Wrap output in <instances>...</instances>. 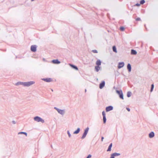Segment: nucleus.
<instances>
[{
  "instance_id": "ddd939ff",
  "label": "nucleus",
  "mask_w": 158,
  "mask_h": 158,
  "mask_svg": "<svg viewBox=\"0 0 158 158\" xmlns=\"http://www.w3.org/2000/svg\"><path fill=\"white\" fill-rule=\"evenodd\" d=\"M42 80L48 82H51L52 81V79L51 78H43Z\"/></svg>"
},
{
  "instance_id": "5701e85b",
  "label": "nucleus",
  "mask_w": 158,
  "mask_h": 158,
  "mask_svg": "<svg viewBox=\"0 0 158 158\" xmlns=\"http://www.w3.org/2000/svg\"><path fill=\"white\" fill-rule=\"evenodd\" d=\"M89 130V127H87L85 129L84 132L87 134Z\"/></svg>"
},
{
  "instance_id": "dca6fc26",
  "label": "nucleus",
  "mask_w": 158,
  "mask_h": 158,
  "mask_svg": "<svg viewBox=\"0 0 158 158\" xmlns=\"http://www.w3.org/2000/svg\"><path fill=\"white\" fill-rule=\"evenodd\" d=\"M96 64L97 66H100L101 64V62L100 60H98L96 61Z\"/></svg>"
},
{
  "instance_id": "a19ab883",
  "label": "nucleus",
  "mask_w": 158,
  "mask_h": 158,
  "mask_svg": "<svg viewBox=\"0 0 158 158\" xmlns=\"http://www.w3.org/2000/svg\"><path fill=\"white\" fill-rule=\"evenodd\" d=\"M43 61H45H45H46V59H45V58H43Z\"/></svg>"
},
{
  "instance_id": "a211bd4d",
  "label": "nucleus",
  "mask_w": 158,
  "mask_h": 158,
  "mask_svg": "<svg viewBox=\"0 0 158 158\" xmlns=\"http://www.w3.org/2000/svg\"><path fill=\"white\" fill-rule=\"evenodd\" d=\"M131 54L133 55H136L137 54V52L136 51L132 49L131 50Z\"/></svg>"
},
{
  "instance_id": "f8f14e48",
  "label": "nucleus",
  "mask_w": 158,
  "mask_h": 158,
  "mask_svg": "<svg viewBox=\"0 0 158 158\" xmlns=\"http://www.w3.org/2000/svg\"><path fill=\"white\" fill-rule=\"evenodd\" d=\"M155 135L154 133L152 131L149 134V137L150 138H153Z\"/></svg>"
},
{
  "instance_id": "ea45409f",
  "label": "nucleus",
  "mask_w": 158,
  "mask_h": 158,
  "mask_svg": "<svg viewBox=\"0 0 158 158\" xmlns=\"http://www.w3.org/2000/svg\"><path fill=\"white\" fill-rule=\"evenodd\" d=\"M12 122L14 124H16V122L15 121H12Z\"/></svg>"
},
{
  "instance_id": "39448f33",
  "label": "nucleus",
  "mask_w": 158,
  "mask_h": 158,
  "mask_svg": "<svg viewBox=\"0 0 158 158\" xmlns=\"http://www.w3.org/2000/svg\"><path fill=\"white\" fill-rule=\"evenodd\" d=\"M37 46L35 45H33L31 47V50L32 52H35L36 51Z\"/></svg>"
},
{
  "instance_id": "7ed1b4c3",
  "label": "nucleus",
  "mask_w": 158,
  "mask_h": 158,
  "mask_svg": "<svg viewBox=\"0 0 158 158\" xmlns=\"http://www.w3.org/2000/svg\"><path fill=\"white\" fill-rule=\"evenodd\" d=\"M35 82L34 81H30L26 82H24L23 86L25 87H29L31 85L34 84Z\"/></svg>"
},
{
  "instance_id": "393cba45",
  "label": "nucleus",
  "mask_w": 158,
  "mask_h": 158,
  "mask_svg": "<svg viewBox=\"0 0 158 158\" xmlns=\"http://www.w3.org/2000/svg\"><path fill=\"white\" fill-rule=\"evenodd\" d=\"M67 133L68 135V136L69 138H71V135L70 133V132L69 131V130H68L67 131Z\"/></svg>"
},
{
  "instance_id": "f3484780",
  "label": "nucleus",
  "mask_w": 158,
  "mask_h": 158,
  "mask_svg": "<svg viewBox=\"0 0 158 158\" xmlns=\"http://www.w3.org/2000/svg\"><path fill=\"white\" fill-rule=\"evenodd\" d=\"M18 135H21V134H24L26 136L27 135V133L26 132H20L18 133Z\"/></svg>"
},
{
  "instance_id": "37998d69",
  "label": "nucleus",
  "mask_w": 158,
  "mask_h": 158,
  "mask_svg": "<svg viewBox=\"0 0 158 158\" xmlns=\"http://www.w3.org/2000/svg\"><path fill=\"white\" fill-rule=\"evenodd\" d=\"M86 89H85V92H86Z\"/></svg>"
},
{
  "instance_id": "412c9836",
  "label": "nucleus",
  "mask_w": 158,
  "mask_h": 158,
  "mask_svg": "<svg viewBox=\"0 0 158 158\" xmlns=\"http://www.w3.org/2000/svg\"><path fill=\"white\" fill-rule=\"evenodd\" d=\"M23 83H24V82H18L16 84V85H22L23 86Z\"/></svg>"
},
{
  "instance_id": "423d86ee",
  "label": "nucleus",
  "mask_w": 158,
  "mask_h": 158,
  "mask_svg": "<svg viewBox=\"0 0 158 158\" xmlns=\"http://www.w3.org/2000/svg\"><path fill=\"white\" fill-rule=\"evenodd\" d=\"M124 65V63L123 62H119L118 65V69H120L123 67Z\"/></svg>"
},
{
  "instance_id": "f03ea898",
  "label": "nucleus",
  "mask_w": 158,
  "mask_h": 158,
  "mask_svg": "<svg viewBox=\"0 0 158 158\" xmlns=\"http://www.w3.org/2000/svg\"><path fill=\"white\" fill-rule=\"evenodd\" d=\"M34 120L37 122H41L42 123H44V121L39 116H36L34 118Z\"/></svg>"
},
{
  "instance_id": "4468645a",
  "label": "nucleus",
  "mask_w": 158,
  "mask_h": 158,
  "mask_svg": "<svg viewBox=\"0 0 158 158\" xmlns=\"http://www.w3.org/2000/svg\"><path fill=\"white\" fill-rule=\"evenodd\" d=\"M127 69L128 70L129 72H130L131 71V66L130 64H128L127 65Z\"/></svg>"
},
{
  "instance_id": "c85d7f7f",
  "label": "nucleus",
  "mask_w": 158,
  "mask_h": 158,
  "mask_svg": "<svg viewBox=\"0 0 158 158\" xmlns=\"http://www.w3.org/2000/svg\"><path fill=\"white\" fill-rule=\"evenodd\" d=\"M120 30L121 31H123L124 30V28L123 27H121L120 28Z\"/></svg>"
},
{
  "instance_id": "bb28decb",
  "label": "nucleus",
  "mask_w": 158,
  "mask_h": 158,
  "mask_svg": "<svg viewBox=\"0 0 158 158\" xmlns=\"http://www.w3.org/2000/svg\"><path fill=\"white\" fill-rule=\"evenodd\" d=\"M145 2V1L144 0H142L140 1V4H143Z\"/></svg>"
},
{
  "instance_id": "4be33fe9",
  "label": "nucleus",
  "mask_w": 158,
  "mask_h": 158,
  "mask_svg": "<svg viewBox=\"0 0 158 158\" xmlns=\"http://www.w3.org/2000/svg\"><path fill=\"white\" fill-rule=\"evenodd\" d=\"M114 156H118L120 155V154L119 153H113Z\"/></svg>"
},
{
  "instance_id": "6e6552de",
  "label": "nucleus",
  "mask_w": 158,
  "mask_h": 158,
  "mask_svg": "<svg viewBox=\"0 0 158 158\" xmlns=\"http://www.w3.org/2000/svg\"><path fill=\"white\" fill-rule=\"evenodd\" d=\"M105 85V82L104 81H102L99 85V88L100 89H102Z\"/></svg>"
},
{
  "instance_id": "0eeeda50",
  "label": "nucleus",
  "mask_w": 158,
  "mask_h": 158,
  "mask_svg": "<svg viewBox=\"0 0 158 158\" xmlns=\"http://www.w3.org/2000/svg\"><path fill=\"white\" fill-rule=\"evenodd\" d=\"M113 107L112 106H109L106 107V112H109L113 109Z\"/></svg>"
},
{
  "instance_id": "c9c22d12",
  "label": "nucleus",
  "mask_w": 158,
  "mask_h": 158,
  "mask_svg": "<svg viewBox=\"0 0 158 158\" xmlns=\"http://www.w3.org/2000/svg\"><path fill=\"white\" fill-rule=\"evenodd\" d=\"M136 21H140L141 20V19H140V18H137L136 19Z\"/></svg>"
},
{
  "instance_id": "9b49d317",
  "label": "nucleus",
  "mask_w": 158,
  "mask_h": 158,
  "mask_svg": "<svg viewBox=\"0 0 158 158\" xmlns=\"http://www.w3.org/2000/svg\"><path fill=\"white\" fill-rule=\"evenodd\" d=\"M101 69V67L99 66H96L95 67V70L97 72H98Z\"/></svg>"
},
{
  "instance_id": "4c0bfd02",
  "label": "nucleus",
  "mask_w": 158,
  "mask_h": 158,
  "mask_svg": "<svg viewBox=\"0 0 158 158\" xmlns=\"http://www.w3.org/2000/svg\"><path fill=\"white\" fill-rule=\"evenodd\" d=\"M112 143H111L110 144V145H109V147L111 148L112 147Z\"/></svg>"
},
{
  "instance_id": "7c9ffc66",
  "label": "nucleus",
  "mask_w": 158,
  "mask_h": 158,
  "mask_svg": "<svg viewBox=\"0 0 158 158\" xmlns=\"http://www.w3.org/2000/svg\"><path fill=\"white\" fill-rule=\"evenodd\" d=\"M92 51L94 53H97L98 52V51L96 50H93Z\"/></svg>"
},
{
  "instance_id": "f257e3e1",
  "label": "nucleus",
  "mask_w": 158,
  "mask_h": 158,
  "mask_svg": "<svg viewBox=\"0 0 158 158\" xmlns=\"http://www.w3.org/2000/svg\"><path fill=\"white\" fill-rule=\"evenodd\" d=\"M54 109L56 110L61 115H64L65 113L64 110H61L56 107H54Z\"/></svg>"
},
{
  "instance_id": "79ce46f5",
  "label": "nucleus",
  "mask_w": 158,
  "mask_h": 158,
  "mask_svg": "<svg viewBox=\"0 0 158 158\" xmlns=\"http://www.w3.org/2000/svg\"><path fill=\"white\" fill-rule=\"evenodd\" d=\"M51 90H52V91H53V89H51Z\"/></svg>"
},
{
  "instance_id": "6ab92c4d",
  "label": "nucleus",
  "mask_w": 158,
  "mask_h": 158,
  "mask_svg": "<svg viewBox=\"0 0 158 158\" xmlns=\"http://www.w3.org/2000/svg\"><path fill=\"white\" fill-rule=\"evenodd\" d=\"M87 134L86 133L84 132V133H83L82 136L81 137V139H84L86 137Z\"/></svg>"
},
{
  "instance_id": "473e14b6",
  "label": "nucleus",
  "mask_w": 158,
  "mask_h": 158,
  "mask_svg": "<svg viewBox=\"0 0 158 158\" xmlns=\"http://www.w3.org/2000/svg\"><path fill=\"white\" fill-rule=\"evenodd\" d=\"M110 158H114V156L113 153L111 155Z\"/></svg>"
},
{
  "instance_id": "c756f323",
  "label": "nucleus",
  "mask_w": 158,
  "mask_h": 158,
  "mask_svg": "<svg viewBox=\"0 0 158 158\" xmlns=\"http://www.w3.org/2000/svg\"><path fill=\"white\" fill-rule=\"evenodd\" d=\"M111 148L110 147H108V148L107 150V152H110L111 151Z\"/></svg>"
},
{
  "instance_id": "9d476101",
  "label": "nucleus",
  "mask_w": 158,
  "mask_h": 158,
  "mask_svg": "<svg viewBox=\"0 0 158 158\" xmlns=\"http://www.w3.org/2000/svg\"><path fill=\"white\" fill-rule=\"evenodd\" d=\"M69 65L70 66H71L72 68L73 69H74L76 70H78V68L77 67V66H76L73 64H69Z\"/></svg>"
},
{
  "instance_id": "e433bc0d",
  "label": "nucleus",
  "mask_w": 158,
  "mask_h": 158,
  "mask_svg": "<svg viewBox=\"0 0 158 158\" xmlns=\"http://www.w3.org/2000/svg\"><path fill=\"white\" fill-rule=\"evenodd\" d=\"M126 109L128 111H130V109L128 108H127Z\"/></svg>"
},
{
  "instance_id": "2eb2a0df",
  "label": "nucleus",
  "mask_w": 158,
  "mask_h": 158,
  "mask_svg": "<svg viewBox=\"0 0 158 158\" xmlns=\"http://www.w3.org/2000/svg\"><path fill=\"white\" fill-rule=\"evenodd\" d=\"M80 131V128L79 127L77 129V130L73 132V134H77L79 133Z\"/></svg>"
},
{
  "instance_id": "1a4fd4ad",
  "label": "nucleus",
  "mask_w": 158,
  "mask_h": 158,
  "mask_svg": "<svg viewBox=\"0 0 158 158\" xmlns=\"http://www.w3.org/2000/svg\"><path fill=\"white\" fill-rule=\"evenodd\" d=\"M52 63L54 64H59L60 62L58 59L53 60L52 61Z\"/></svg>"
},
{
  "instance_id": "f704fd0d",
  "label": "nucleus",
  "mask_w": 158,
  "mask_h": 158,
  "mask_svg": "<svg viewBox=\"0 0 158 158\" xmlns=\"http://www.w3.org/2000/svg\"><path fill=\"white\" fill-rule=\"evenodd\" d=\"M92 157L91 155L89 154L86 158H91Z\"/></svg>"
},
{
  "instance_id": "20e7f679",
  "label": "nucleus",
  "mask_w": 158,
  "mask_h": 158,
  "mask_svg": "<svg viewBox=\"0 0 158 158\" xmlns=\"http://www.w3.org/2000/svg\"><path fill=\"white\" fill-rule=\"evenodd\" d=\"M116 93L119 96V98L123 100L124 99V98H123V93L122 90H116Z\"/></svg>"
},
{
  "instance_id": "aec40b11",
  "label": "nucleus",
  "mask_w": 158,
  "mask_h": 158,
  "mask_svg": "<svg viewBox=\"0 0 158 158\" xmlns=\"http://www.w3.org/2000/svg\"><path fill=\"white\" fill-rule=\"evenodd\" d=\"M112 49L113 51L115 53H117V51L116 47L115 46H113L112 47Z\"/></svg>"
},
{
  "instance_id": "58836bf2",
  "label": "nucleus",
  "mask_w": 158,
  "mask_h": 158,
  "mask_svg": "<svg viewBox=\"0 0 158 158\" xmlns=\"http://www.w3.org/2000/svg\"><path fill=\"white\" fill-rule=\"evenodd\" d=\"M104 139V138L103 137H102V138H101L102 141V142L103 141V139Z\"/></svg>"
},
{
  "instance_id": "cd10ccee",
  "label": "nucleus",
  "mask_w": 158,
  "mask_h": 158,
  "mask_svg": "<svg viewBox=\"0 0 158 158\" xmlns=\"http://www.w3.org/2000/svg\"><path fill=\"white\" fill-rule=\"evenodd\" d=\"M103 117V123H106V116Z\"/></svg>"
},
{
  "instance_id": "b1692460",
  "label": "nucleus",
  "mask_w": 158,
  "mask_h": 158,
  "mask_svg": "<svg viewBox=\"0 0 158 158\" xmlns=\"http://www.w3.org/2000/svg\"><path fill=\"white\" fill-rule=\"evenodd\" d=\"M131 92L129 91L127 92V96L128 97H130L131 96Z\"/></svg>"
},
{
  "instance_id": "a878e982",
  "label": "nucleus",
  "mask_w": 158,
  "mask_h": 158,
  "mask_svg": "<svg viewBox=\"0 0 158 158\" xmlns=\"http://www.w3.org/2000/svg\"><path fill=\"white\" fill-rule=\"evenodd\" d=\"M154 88V85L153 84H152L151 85V89L150 90L151 92H152L153 91Z\"/></svg>"
},
{
  "instance_id": "2f4dec72",
  "label": "nucleus",
  "mask_w": 158,
  "mask_h": 158,
  "mask_svg": "<svg viewBox=\"0 0 158 158\" xmlns=\"http://www.w3.org/2000/svg\"><path fill=\"white\" fill-rule=\"evenodd\" d=\"M102 114L103 115V117L106 116V113H105V112L104 111H103L102 112Z\"/></svg>"
},
{
  "instance_id": "72a5a7b5",
  "label": "nucleus",
  "mask_w": 158,
  "mask_h": 158,
  "mask_svg": "<svg viewBox=\"0 0 158 158\" xmlns=\"http://www.w3.org/2000/svg\"><path fill=\"white\" fill-rule=\"evenodd\" d=\"M140 4L139 3H137L135 4L134 6H140Z\"/></svg>"
}]
</instances>
